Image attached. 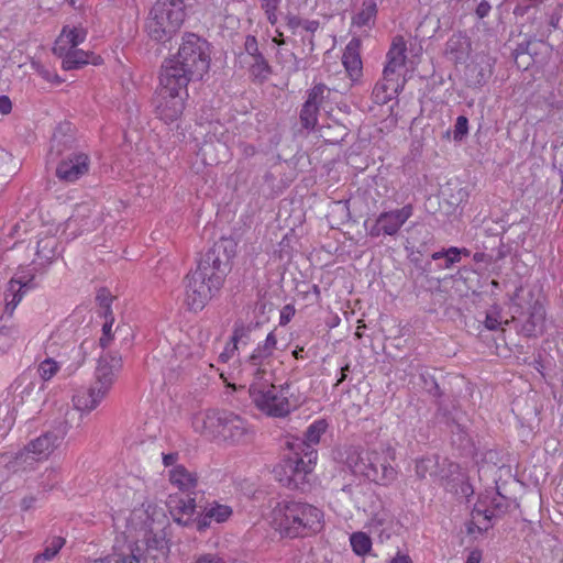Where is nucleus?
Instances as JSON below:
<instances>
[{"mask_svg":"<svg viewBox=\"0 0 563 563\" xmlns=\"http://www.w3.org/2000/svg\"><path fill=\"white\" fill-rule=\"evenodd\" d=\"M244 238L243 229H234L230 236H221L197 260V267L187 274L185 302L189 310H202L221 289L231 272L238 244Z\"/></svg>","mask_w":563,"mask_h":563,"instance_id":"1","label":"nucleus"},{"mask_svg":"<svg viewBox=\"0 0 563 563\" xmlns=\"http://www.w3.org/2000/svg\"><path fill=\"white\" fill-rule=\"evenodd\" d=\"M244 238L243 229H234L230 236H221L197 260V267L187 274L185 302L189 310H202L221 289L231 272L238 244Z\"/></svg>","mask_w":563,"mask_h":563,"instance_id":"2","label":"nucleus"},{"mask_svg":"<svg viewBox=\"0 0 563 563\" xmlns=\"http://www.w3.org/2000/svg\"><path fill=\"white\" fill-rule=\"evenodd\" d=\"M211 62L210 44L195 33H185L178 52L162 66L165 80L188 85L201 80Z\"/></svg>","mask_w":563,"mask_h":563,"instance_id":"3","label":"nucleus"},{"mask_svg":"<svg viewBox=\"0 0 563 563\" xmlns=\"http://www.w3.org/2000/svg\"><path fill=\"white\" fill-rule=\"evenodd\" d=\"M269 507V523L282 538H303L322 529L323 512L308 503L271 499Z\"/></svg>","mask_w":563,"mask_h":563,"instance_id":"4","label":"nucleus"},{"mask_svg":"<svg viewBox=\"0 0 563 563\" xmlns=\"http://www.w3.org/2000/svg\"><path fill=\"white\" fill-rule=\"evenodd\" d=\"M511 318L505 324H512L515 331L527 339H537L547 331L544 298L533 289L516 288L510 297Z\"/></svg>","mask_w":563,"mask_h":563,"instance_id":"5","label":"nucleus"},{"mask_svg":"<svg viewBox=\"0 0 563 563\" xmlns=\"http://www.w3.org/2000/svg\"><path fill=\"white\" fill-rule=\"evenodd\" d=\"M49 156L58 159L55 176L65 184H75L90 172V155L80 150L76 139L57 130L51 140Z\"/></svg>","mask_w":563,"mask_h":563,"instance_id":"6","label":"nucleus"},{"mask_svg":"<svg viewBox=\"0 0 563 563\" xmlns=\"http://www.w3.org/2000/svg\"><path fill=\"white\" fill-rule=\"evenodd\" d=\"M122 368V357L118 352H107L99 356L95 372V383L88 388H80L73 396L75 409L93 410L111 389L117 375Z\"/></svg>","mask_w":563,"mask_h":563,"instance_id":"7","label":"nucleus"},{"mask_svg":"<svg viewBox=\"0 0 563 563\" xmlns=\"http://www.w3.org/2000/svg\"><path fill=\"white\" fill-rule=\"evenodd\" d=\"M186 0H157L145 20V32L156 43L166 44L186 18Z\"/></svg>","mask_w":563,"mask_h":563,"instance_id":"8","label":"nucleus"},{"mask_svg":"<svg viewBox=\"0 0 563 563\" xmlns=\"http://www.w3.org/2000/svg\"><path fill=\"white\" fill-rule=\"evenodd\" d=\"M289 451V454L274 468L275 478L288 489L306 492L310 488L309 476L316 466L318 452Z\"/></svg>","mask_w":563,"mask_h":563,"instance_id":"9","label":"nucleus"},{"mask_svg":"<svg viewBox=\"0 0 563 563\" xmlns=\"http://www.w3.org/2000/svg\"><path fill=\"white\" fill-rule=\"evenodd\" d=\"M347 464L354 475H361L372 483L387 486L397 477V471L386 455L376 451H365L347 457Z\"/></svg>","mask_w":563,"mask_h":563,"instance_id":"10","label":"nucleus"},{"mask_svg":"<svg viewBox=\"0 0 563 563\" xmlns=\"http://www.w3.org/2000/svg\"><path fill=\"white\" fill-rule=\"evenodd\" d=\"M161 89L157 95L155 112L157 118L169 124L180 119L185 110V100L188 97V85H177L169 80L166 82L165 73L161 71Z\"/></svg>","mask_w":563,"mask_h":563,"instance_id":"11","label":"nucleus"},{"mask_svg":"<svg viewBox=\"0 0 563 563\" xmlns=\"http://www.w3.org/2000/svg\"><path fill=\"white\" fill-rule=\"evenodd\" d=\"M206 434L222 437L224 440L239 442L246 432L244 419L232 411L211 410L202 420Z\"/></svg>","mask_w":563,"mask_h":563,"instance_id":"12","label":"nucleus"},{"mask_svg":"<svg viewBox=\"0 0 563 563\" xmlns=\"http://www.w3.org/2000/svg\"><path fill=\"white\" fill-rule=\"evenodd\" d=\"M511 507V499L499 493L498 488L481 493L471 511L473 518L482 517L488 527H494Z\"/></svg>","mask_w":563,"mask_h":563,"instance_id":"13","label":"nucleus"},{"mask_svg":"<svg viewBox=\"0 0 563 563\" xmlns=\"http://www.w3.org/2000/svg\"><path fill=\"white\" fill-rule=\"evenodd\" d=\"M249 397L252 398L255 407L267 417L285 418L291 411L288 398H279L274 388L268 387L267 384H262L258 388L257 383H252L249 386Z\"/></svg>","mask_w":563,"mask_h":563,"instance_id":"14","label":"nucleus"},{"mask_svg":"<svg viewBox=\"0 0 563 563\" xmlns=\"http://www.w3.org/2000/svg\"><path fill=\"white\" fill-rule=\"evenodd\" d=\"M412 214L413 206L408 203L400 209L380 212L371 227H368L367 221L364 222V227L371 238L395 236Z\"/></svg>","mask_w":563,"mask_h":563,"instance_id":"15","label":"nucleus"},{"mask_svg":"<svg viewBox=\"0 0 563 563\" xmlns=\"http://www.w3.org/2000/svg\"><path fill=\"white\" fill-rule=\"evenodd\" d=\"M68 432L67 420L56 421L54 427L32 440L24 451L16 454V460L22 459L25 453H32L38 459L47 457L53 451L60 445Z\"/></svg>","mask_w":563,"mask_h":563,"instance_id":"16","label":"nucleus"},{"mask_svg":"<svg viewBox=\"0 0 563 563\" xmlns=\"http://www.w3.org/2000/svg\"><path fill=\"white\" fill-rule=\"evenodd\" d=\"M35 275L33 273H16L7 284L4 291L3 314L12 317L15 308L21 302L27 290L35 287Z\"/></svg>","mask_w":563,"mask_h":563,"instance_id":"17","label":"nucleus"},{"mask_svg":"<svg viewBox=\"0 0 563 563\" xmlns=\"http://www.w3.org/2000/svg\"><path fill=\"white\" fill-rule=\"evenodd\" d=\"M168 510L174 519L180 526L196 525L197 517L200 515L202 506H198L191 495H170L167 501Z\"/></svg>","mask_w":563,"mask_h":563,"instance_id":"18","label":"nucleus"},{"mask_svg":"<svg viewBox=\"0 0 563 563\" xmlns=\"http://www.w3.org/2000/svg\"><path fill=\"white\" fill-rule=\"evenodd\" d=\"M328 427L329 423L325 419L314 420L303 432L302 438L290 437V439L286 441V448L288 450H299L303 453H309V451H317L313 449V445L320 442V439L328 430Z\"/></svg>","mask_w":563,"mask_h":563,"instance_id":"19","label":"nucleus"},{"mask_svg":"<svg viewBox=\"0 0 563 563\" xmlns=\"http://www.w3.org/2000/svg\"><path fill=\"white\" fill-rule=\"evenodd\" d=\"M249 74L252 81L262 85L269 79L273 68L264 55L258 51L255 36L249 35Z\"/></svg>","mask_w":563,"mask_h":563,"instance_id":"20","label":"nucleus"},{"mask_svg":"<svg viewBox=\"0 0 563 563\" xmlns=\"http://www.w3.org/2000/svg\"><path fill=\"white\" fill-rule=\"evenodd\" d=\"M405 249H416L419 252L431 254L435 244L434 234L422 223H413L408 230Z\"/></svg>","mask_w":563,"mask_h":563,"instance_id":"21","label":"nucleus"},{"mask_svg":"<svg viewBox=\"0 0 563 563\" xmlns=\"http://www.w3.org/2000/svg\"><path fill=\"white\" fill-rule=\"evenodd\" d=\"M445 378V375L438 372L437 368H428L426 366H421L419 369L421 388L429 396L433 397L434 400H439L444 397Z\"/></svg>","mask_w":563,"mask_h":563,"instance_id":"22","label":"nucleus"},{"mask_svg":"<svg viewBox=\"0 0 563 563\" xmlns=\"http://www.w3.org/2000/svg\"><path fill=\"white\" fill-rule=\"evenodd\" d=\"M231 515V507L213 501L210 507H202V509H200V515L196 520V528L198 531L202 532L210 527L212 521L217 523L224 522Z\"/></svg>","mask_w":563,"mask_h":563,"instance_id":"23","label":"nucleus"},{"mask_svg":"<svg viewBox=\"0 0 563 563\" xmlns=\"http://www.w3.org/2000/svg\"><path fill=\"white\" fill-rule=\"evenodd\" d=\"M471 38L465 31L453 33L445 43V54L455 63L464 62L471 52Z\"/></svg>","mask_w":563,"mask_h":563,"instance_id":"24","label":"nucleus"},{"mask_svg":"<svg viewBox=\"0 0 563 563\" xmlns=\"http://www.w3.org/2000/svg\"><path fill=\"white\" fill-rule=\"evenodd\" d=\"M451 445L454 448L461 456L474 457L477 454V450L473 438L468 433L467 428L460 423L456 427L449 430Z\"/></svg>","mask_w":563,"mask_h":563,"instance_id":"25","label":"nucleus"},{"mask_svg":"<svg viewBox=\"0 0 563 563\" xmlns=\"http://www.w3.org/2000/svg\"><path fill=\"white\" fill-rule=\"evenodd\" d=\"M362 42L358 37H353L347 45L342 55V63L349 74V76L355 80L362 76V59L360 54Z\"/></svg>","mask_w":563,"mask_h":563,"instance_id":"26","label":"nucleus"},{"mask_svg":"<svg viewBox=\"0 0 563 563\" xmlns=\"http://www.w3.org/2000/svg\"><path fill=\"white\" fill-rule=\"evenodd\" d=\"M87 37V30L82 26L69 27L65 25L58 35L55 46L53 48L54 54H63L65 48H76Z\"/></svg>","mask_w":563,"mask_h":563,"instance_id":"27","label":"nucleus"},{"mask_svg":"<svg viewBox=\"0 0 563 563\" xmlns=\"http://www.w3.org/2000/svg\"><path fill=\"white\" fill-rule=\"evenodd\" d=\"M169 481L180 490V495H191L197 486V476L184 465H177L169 472Z\"/></svg>","mask_w":563,"mask_h":563,"instance_id":"28","label":"nucleus"},{"mask_svg":"<svg viewBox=\"0 0 563 563\" xmlns=\"http://www.w3.org/2000/svg\"><path fill=\"white\" fill-rule=\"evenodd\" d=\"M378 5L376 0H363L361 9L352 15V26L373 29L376 24Z\"/></svg>","mask_w":563,"mask_h":563,"instance_id":"29","label":"nucleus"},{"mask_svg":"<svg viewBox=\"0 0 563 563\" xmlns=\"http://www.w3.org/2000/svg\"><path fill=\"white\" fill-rule=\"evenodd\" d=\"M468 191L459 183L448 181L441 189V197L449 206L448 213L453 212L457 207L466 203L468 200Z\"/></svg>","mask_w":563,"mask_h":563,"instance_id":"30","label":"nucleus"},{"mask_svg":"<svg viewBox=\"0 0 563 563\" xmlns=\"http://www.w3.org/2000/svg\"><path fill=\"white\" fill-rule=\"evenodd\" d=\"M493 75V65L488 59H483L467 66L466 78L470 87H483Z\"/></svg>","mask_w":563,"mask_h":563,"instance_id":"31","label":"nucleus"},{"mask_svg":"<svg viewBox=\"0 0 563 563\" xmlns=\"http://www.w3.org/2000/svg\"><path fill=\"white\" fill-rule=\"evenodd\" d=\"M437 410L434 412L435 423L443 426L448 431L462 423L459 411L454 405H448L443 398L434 400Z\"/></svg>","mask_w":563,"mask_h":563,"instance_id":"32","label":"nucleus"},{"mask_svg":"<svg viewBox=\"0 0 563 563\" xmlns=\"http://www.w3.org/2000/svg\"><path fill=\"white\" fill-rule=\"evenodd\" d=\"M407 252V258L415 266V268L423 275L428 282L434 286L435 288L440 287L441 278H429V275L434 272L431 258L429 261L423 262L422 257L429 255L428 253L419 252L416 249H405Z\"/></svg>","mask_w":563,"mask_h":563,"instance_id":"33","label":"nucleus"},{"mask_svg":"<svg viewBox=\"0 0 563 563\" xmlns=\"http://www.w3.org/2000/svg\"><path fill=\"white\" fill-rule=\"evenodd\" d=\"M62 58V67L64 70H74L89 64V53L79 48H65L63 54H56Z\"/></svg>","mask_w":563,"mask_h":563,"instance_id":"34","label":"nucleus"},{"mask_svg":"<svg viewBox=\"0 0 563 563\" xmlns=\"http://www.w3.org/2000/svg\"><path fill=\"white\" fill-rule=\"evenodd\" d=\"M406 41L402 35H396L391 45L386 54L387 63L386 65H390L393 67L401 68L405 66L406 62Z\"/></svg>","mask_w":563,"mask_h":563,"instance_id":"35","label":"nucleus"},{"mask_svg":"<svg viewBox=\"0 0 563 563\" xmlns=\"http://www.w3.org/2000/svg\"><path fill=\"white\" fill-rule=\"evenodd\" d=\"M66 540L62 537H52L44 542V549L33 558V563H47L53 561L65 545Z\"/></svg>","mask_w":563,"mask_h":563,"instance_id":"36","label":"nucleus"},{"mask_svg":"<svg viewBox=\"0 0 563 563\" xmlns=\"http://www.w3.org/2000/svg\"><path fill=\"white\" fill-rule=\"evenodd\" d=\"M320 110L321 109H319L316 104H312L311 101L305 100L299 113V121L302 129L307 130L308 132L314 131L316 126L318 125V117Z\"/></svg>","mask_w":563,"mask_h":563,"instance_id":"37","label":"nucleus"},{"mask_svg":"<svg viewBox=\"0 0 563 563\" xmlns=\"http://www.w3.org/2000/svg\"><path fill=\"white\" fill-rule=\"evenodd\" d=\"M400 90L397 86H390L385 78H382L373 89L374 101L378 104H385L396 98Z\"/></svg>","mask_w":563,"mask_h":563,"instance_id":"38","label":"nucleus"},{"mask_svg":"<svg viewBox=\"0 0 563 563\" xmlns=\"http://www.w3.org/2000/svg\"><path fill=\"white\" fill-rule=\"evenodd\" d=\"M432 265L435 271H443L453 268L456 264H459L456 257L451 254L450 247H442L439 251H433L430 254Z\"/></svg>","mask_w":563,"mask_h":563,"instance_id":"39","label":"nucleus"},{"mask_svg":"<svg viewBox=\"0 0 563 563\" xmlns=\"http://www.w3.org/2000/svg\"><path fill=\"white\" fill-rule=\"evenodd\" d=\"M332 90L323 82L316 84L306 91V101H311L319 109H325V104L330 99Z\"/></svg>","mask_w":563,"mask_h":563,"instance_id":"40","label":"nucleus"},{"mask_svg":"<svg viewBox=\"0 0 563 563\" xmlns=\"http://www.w3.org/2000/svg\"><path fill=\"white\" fill-rule=\"evenodd\" d=\"M477 249L488 252V254L492 255H497V253L500 252L503 253V260L510 253V247L505 245L503 236L498 234L488 235Z\"/></svg>","mask_w":563,"mask_h":563,"instance_id":"41","label":"nucleus"},{"mask_svg":"<svg viewBox=\"0 0 563 563\" xmlns=\"http://www.w3.org/2000/svg\"><path fill=\"white\" fill-rule=\"evenodd\" d=\"M350 542L356 555L363 556L372 550V539L365 532L358 531L352 533Z\"/></svg>","mask_w":563,"mask_h":563,"instance_id":"42","label":"nucleus"},{"mask_svg":"<svg viewBox=\"0 0 563 563\" xmlns=\"http://www.w3.org/2000/svg\"><path fill=\"white\" fill-rule=\"evenodd\" d=\"M20 335V330L16 325H2L0 328V350L7 351L10 349Z\"/></svg>","mask_w":563,"mask_h":563,"instance_id":"43","label":"nucleus"},{"mask_svg":"<svg viewBox=\"0 0 563 563\" xmlns=\"http://www.w3.org/2000/svg\"><path fill=\"white\" fill-rule=\"evenodd\" d=\"M438 461L433 456L421 457L416 461V475L418 478L423 479L427 475L435 473Z\"/></svg>","mask_w":563,"mask_h":563,"instance_id":"44","label":"nucleus"},{"mask_svg":"<svg viewBox=\"0 0 563 563\" xmlns=\"http://www.w3.org/2000/svg\"><path fill=\"white\" fill-rule=\"evenodd\" d=\"M503 324H505V322L501 321V309L498 305H493L486 312L484 325L487 330L496 331L501 329Z\"/></svg>","mask_w":563,"mask_h":563,"instance_id":"45","label":"nucleus"},{"mask_svg":"<svg viewBox=\"0 0 563 563\" xmlns=\"http://www.w3.org/2000/svg\"><path fill=\"white\" fill-rule=\"evenodd\" d=\"M96 300L100 307L99 313L101 317L108 318L109 316H113L111 309L113 297L107 288H101L98 290Z\"/></svg>","mask_w":563,"mask_h":563,"instance_id":"46","label":"nucleus"},{"mask_svg":"<svg viewBox=\"0 0 563 563\" xmlns=\"http://www.w3.org/2000/svg\"><path fill=\"white\" fill-rule=\"evenodd\" d=\"M102 563H139L140 559L129 548V552H113L104 558H101Z\"/></svg>","mask_w":563,"mask_h":563,"instance_id":"47","label":"nucleus"},{"mask_svg":"<svg viewBox=\"0 0 563 563\" xmlns=\"http://www.w3.org/2000/svg\"><path fill=\"white\" fill-rule=\"evenodd\" d=\"M59 371L58 363L52 357H47L38 365L37 372L43 380H49Z\"/></svg>","mask_w":563,"mask_h":563,"instance_id":"48","label":"nucleus"},{"mask_svg":"<svg viewBox=\"0 0 563 563\" xmlns=\"http://www.w3.org/2000/svg\"><path fill=\"white\" fill-rule=\"evenodd\" d=\"M249 374L253 376V383H257V387L261 388L262 384H267L268 387L275 388L273 383L266 377L267 371L262 365H253L249 363Z\"/></svg>","mask_w":563,"mask_h":563,"instance_id":"49","label":"nucleus"},{"mask_svg":"<svg viewBox=\"0 0 563 563\" xmlns=\"http://www.w3.org/2000/svg\"><path fill=\"white\" fill-rule=\"evenodd\" d=\"M217 144L213 142H206L198 151V156L206 165H218L220 159L212 157L211 154L216 151Z\"/></svg>","mask_w":563,"mask_h":563,"instance_id":"50","label":"nucleus"},{"mask_svg":"<svg viewBox=\"0 0 563 563\" xmlns=\"http://www.w3.org/2000/svg\"><path fill=\"white\" fill-rule=\"evenodd\" d=\"M453 140L455 142H462L468 134V119L465 115H459L456 118L454 130H453Z\"/></svg>","mask_w":563,"mask_h":563,"instance_id":"51","label":"nucleus"},{"mask_svg":"<svg viewBox=\"0 0 563 563\" xmlns=\"http://www.w3.org/2000/svg\"><path fill=\"white\" fill-rule=\"evenodd\" d=\"M473 261L477 264L483 263L485 267L496 264L503 260V253H497V255L488 254V252L482 251L477 249V251L472 256Z\"/></svg>","mask_w":563,"mask_h":563,"instance_id":"52","label":"nucleus"},{"mask_svg":"<svg viewBox=\"0 0 563 563\" xmlns=\"http://www.w3.org/2000/svg\"><path fill=\"white\" fill-rule=\"evenodd\" d=\"M492 528L493 527L487 526L486 520L482 517H478V519L472 517V519L465 523V530L468 536H472L475 532L484 534Z\"/></svg>","mask_w":563,"mask_h":563,"instance_id":"53","label":"nucleus"},{"mask_svg":"<svg viewBox=\"0 0 563 563\" xmlns=\"http://www.w3.org/2000/svg\"><path fill=\"white\" fill-rule=\"evenodd\" d=\"M398 67H393L390 65H385L383 70V78L387 82H389L390 86H397L398 88L402 89L404 82H400V74Z\"/></svg>","mask_w":563,"mask_h":563,"instance_id":"54","label":"nucleus"},{"mask_svg":"<svg viewBox=\"0 0 563 563\" xmlns=\"http://www.w3.org/2000/svg\"><path fill=\"white\" fill-rule=\"evenodd\" d=\"M114 322V317L109 316L104 318V323L102 324V335L99 339V344L102 349L108 347L110 341L113 339L112 334V324Z\"/></svg>","mask_w":563,"mask_h":563,"instance_id":"55","label":"nucleus"},{"mask_svg":"<svg viewBox=\"0 0 563 563\" xmlns=\"http://www.w3.org/2000/svg\"><path fill=\"white\" fill-rule=\"evenodd\" d=\"M272 355L273 352L271 349H268L264 343L258 344V346L249 356V363H253V365H262V362Z\"/></svg>","mask_w":563,"mask_h":563,"instance_id":"56","label":"nucleus"},{"mask_svg":"<svg viewBox=\"0 0 563 563\" xmlns=\"http://www.w3.org/2000/svg\"><path fill=\"white\" fill-rule=\"evenodd\" d=\"M26 382V377L25 376H21L19 377L15 382H14V391L19 390L21 388V399L23 400L24 398V395H30L34 388H35V384L33 382Z\"/></svg>","mask_w":563,"mask_h":563,"instance_id":"57","label":"nucleus"},{"mask_svg":"<svg viewBox=\"0 0 563 563\" xmlns=\"http://www.w3.org/2000/svg\"><path fill=\"white\" fill-rule=\"evenodd\" d=\"M562 5L558 4L551 13L548 14V25L550 26V31L556 30L559 27V23L562 18Z\"/></svg>","mask_w":563,"mask_h":563,"instance_id":"58","label":"nucleus"},{"mask_svg":"<svg viewBox=\"0 0 563 563\" xmlns=\"http://www.w3.org/2000/svg\"><path fill=\"white\" fill-rule=\"evenodd\" d=\"M302 286L307 287V290H299V294L302 295L303 299H307L310 294L314 295V302H318L321 298V290L317 284L310 285L307 282H302Z\"/></svg>","mask_w":563,"mask_h":563,"instance_id":"59","label":"nucleus"},{"mask_svg":"<svg viewBox=\"0 0 563 563\" xmlns=\"http://www.w3.org/2000/svg\"><path fill=\"white\" fill-rule=\"evenodd\" d=\"M490 11H492V5L488 2V0H482L475 8L474 13L477 16V19L482 20V19H485L486 16H488Z\"/></svg>","mask_w":563,"mask_h":563,"instance_id":"60","label":"nucleus"},{"mask_svg":"<svg viewBox=\"0 0 563 563\" xmlns=\"http://www.w3.org/2000/svg\"><path fill=\"white\" fill-rule=\"evenodd\" d=\"M295 316V308L291 305H286L280 311L279 324H287L291 318Z\"/></svg>","mask_w":563,"mask_h":563,"instance_id":"61","label":"nucleus"},{"mask_svg":"<svg viewBox=\"0 0 563 563\" xmlns=\"http://www.w3.org/2000/svg\"><path fill=\"white\" fill-rule=\"evenodd\" d=\"M286 19V24L287 26L289 27V30H291L292 33H295V31L302 25V19H300L299 16L297 15H294V14H287L285 16Z\"/></svg>","mask_w":563,"mask_h":563,"instance_id":"62","label":"nucleus"},{"mask_svg":"<svg viewBox=\"0 0 563 563\" xmlns=\"http://www.w3.org/2000/svg\"><path fill=\"white\" fill-rule=\"evenodd\" d=\"M196 563H225V561L217 554H203L199 556Z\"/></svg>","mask_w":563,"mask_h":563,"instance_id":"63","label":"nucleus"},{"mask_svg":"<svg viewBox=\"0 0 563 563\" xmlns=\"http://www.w3.org/2000/svg\"><path fill=\"white\" fill-rule=\"evenodd\" d=\"M482 559L483 551L478 548H475L468 553L465 563H481Z\"/></svg>","mask_w":563,"mask_h":563,"instance_id":"64","label":"nucleus"}]
</instances>
